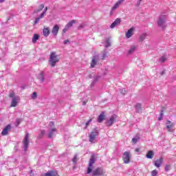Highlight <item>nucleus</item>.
Masks as SVG:
<instances>
[{
    "mask_svg": "<svg viewBox=\"0 0 176 176\" xmlns=\"http://www.w3.org/2000/svg\"><path fill=\"white\" fill-rule=\"evenodd\" d=\"M67 43H69V40H65V41H63V44H64V45H67Z\"/></svg>",
    "mask_w": 176,
    "mask_h": 176,
    "instance_id": "45",
    "label": "nucleus"
},
{
    "mask_svg": "<svg viewBox=\"0 0 176 176\" xmlns=\"http://www.w3.org/2000/svg\"><path fill=\"white\" fill-rule=\"evenodd\" d=\"M97 80H98V78L97 77H96V78L94 79L93 82L91 83V87H93V86H94V84L96 83V82Z\"/></svg>",
    "mask_w": 176,
    "mask_h": 176,
    "instance_id": "35",
    "label": "nucleus"
},
{
    "mask_svg": "<svg viewBox=\"0 0 176 176\" xmlns=\"http://www.w3.org/2000/svg\"><path fill=\"white\" fill-rule=\"evenodd\" d=\"M137 50V45H131L128 51V54H133Z\"/></svg>",
    "mask_w": 176,
    "mask_h": 176,
    "instance_id": "21",
    "label": "nucleus"
},
{
    "mask_svg": "<svg viewBox=\"0 0 176 176\" xmlns=\"http://www.w3.org/2000/svg\"><path fill=\"white\" fill-rule=\"evenodd\" d=\"M11 127L10 124L7 125L1 132L2 135H6L8 134V131L10 130Z\"/></svg>",
    "mask_w": 176,
    "mask_h": 176,
    "instance_id": "19",
    "label": "nucleus"
},
{
    "mask_svg": "<svg viewBox=\"0 0 176 176\" xmlns=\"http://www.w3.org/2000/svg\"><path fill=\"white\" fill-rule=\"evenodd\" d=\"M60 61V56L56 54V52H51L50 56V65L51 67H56V64Z\"/></svg>",
    "mask_w": 176,
    "mask_h": 176,
    "instance_id": "2",
    "label": "nucleus"
},
{
    "mask_svg": "<svg viewBox=\"0 0 176 176\" xmlns=\"http://www.w3.org/2000/svg\"><path fill=\"white\" fill-rule=\"evenodd\" d=\"M139 140H140V138L138 136H136L132 139V142L133 144H137V142H138Z\"/></svg>",
    "mask_w": 176,
    "mask_h": 176,
    "instance_id": "31",
    "label": "nucleus"
},
{
    "mask_svg": "<svg viewBox=\"0 0 176 176\" xmlns=\"http://www.w3.org/2000/svg\"><path fill=\"white\" fill-rule=\"evenodd\" d=\"M111 46V42L109 41V39H107L104 44V47H109Z\"/></svg>",
    "mask_w": 176,
    "mask_h": 176,
    "instance_id": "32",
    "label": "nucleus"
},
{
    "mask_svg": "<svg viewBox=\"0 0 176 176\" xmlns=\"http://www.w3.org/2000/svg\"><path fill=\"white\" fill-rule=\"evenodd\" d=\"M47 12V7H46L44 9L43 12L41 14L39 17L36 18V19L34 21V24H38V23H39V20H41V19H43L45 17V16H46Z\"/></svg>",
    "mask_w": 176,
    "mask_h": 176,
    "instance_id": "12",
    "label": "nucleus"
},
{
    "mask_svg": "<svg viewBox=\"0 0 176 176\" xmlns=\"http://www.w3.org/2000/svg\"><path fill=\"white\" fill-rule=\"evenodd\" d=\"M107 57V51H103L102 53V56H100L101 60H104Z\"/></svg>",
    "mask_w": 176,
    "mask_h": 176,
    "instance_id": "34",
    "label": "nucleus"
},
{
    "mask_svg": "<svg viewBox=\"0 0 176 176\" xmlns=\"http://www.w3.org/2000/svg\"><path fill=\"white\" fill-rule=\"evenodd\" d=\"M160 116H162L163 117V112L160 113Z\"/></svg>",
    "mask_w": 176,
    "mask_h": 176,
    "instance_id": "52",
    "label": "nucleus"
},
{
    "mask_svg": "<svg viewBox=\"0 0 176 176\" xmlns=\"http://www.w3.org/2000/svg\"><path fill=\"white\" fill-rule=\"evenodd\" d=\"M76 23V20H72L65 27L69 30V28H71V27H72V25H74V24H75Z\"/></svg>",
    "mask_w": 176,
    "mask_h": 176,
    "instance_id": "24",
    "label": "nucleus"
},
{
    "mask_svg": "<svg viewBox=\"0 0 176 176\" xmlns=\"http://www.w3.org/2000/svg\"><path fill=\"white\" fill-rule=\"evenodd\" d=\"M56 175H57V172L54 170H49L48 172L43 175V176H56Z\"/></svg>",
    "mask_w": 176,
    "mask_h": 176,
    "instance_id": "20",
    "label": "nucleus"
},
{
    "mask_svg": "<svg viewBox=\"0 0 176 176\" xmlns=\"http://www.w3.org/2000/svg\"><path fill=\"white\" fill-rule=\"evenodd\" d=\"M105 170L102 168H97L92 172V176L104 175Z\"/></svg>",
    "mask_w": 176,
    "mask_h": 176,
    "instance_id": "7",
    "label": "nucleus"
},
{
    "mask_svg": "<svg viewBox=\"0 0 176 176\" xmlns=\"http://www.w3.org/2000/svg\"><path fill=\"white\" fill-rule=\"evenodd\" d=\"M123 160H124V163H125V164H128V163H130V152L125 151L124 153Z\"/></svg>",
    "mask_w": 176,
    "mask_h": 176,
    "instance_id": "11",
    "label": "nucleus"
},
{
    "mask_svg": "<svg viewBox=\"0 0 176 176\" xmlns=\"http://www.w3.org/2000/svg\"><path fill=\"white\" fill-rule=\"evenodd\" d=\"M44 8H45V4H41V5L40 6L39 9H37V10H36V13H39V12H41V10H43Z\"/></svg>",
    "mask_w": 176,
    "mask_h": 176,
    "instance_id": "30",
    "label": "nucleus"
},
{
    "mask_svg": "<svg viewBox=\"0 0 176 176\" xmlns=\"http://www.w3.org/2000/svg\"><path fill=\"white\" fill-rule=\"evenodd\" d=\"M163 117L162 116H160V118H158V120H162Z\"/></svg>",
    "mask_w": 176,
    "mask_h": 176,
    "instance_id": "48",
    "label": "nucleus"
},
{
    "mask_svg": "<svg viewBox=\"0 0 176 176\" xmlns=\"http://www.w3.org/2000/svg\"><path fill=\"white\" fill-rule=\"evenodd\" d=\"M99 134L100 133L98 132V130L96 129H94L89 135V142H91L92 144L96 143L97 137H98Z\"/></svg>",
    "mask_w": 176,
    "mask_h": 176,
    "instance_id": "4",
    "label": "nucleus"
},
{
    "mask_svg": "<svg viewBox=\"0 0 176 176\" xmlns=\"http://www.w3.org/2000/svg\"><path fill=\"white\" fill-rule=\"evenodd\" d=\"M43 34L44 36H45V38H47V36L50 35V30L49 29V28H44L43 30Z\"/></svg>",
    "mask_w": 176,
    "mask_h": 176,
    "instance_id": "18",
    "label": "nucleus"
},
{
    "mask_svg": "<svg viewBox=\"0 0 176 176\" xmlns=\"http://www.w3.org/2000/svg\"><path fill=\"white\" fill-rule=\"evenodd\" d=\"M104 113H101L98 118V122L99 123H101L102 122V120H104Z\"/></svg>",
    "mask_w": 176,
    "mask_h": 176,
    "instance_id": "27",
    "label": "nucleus"
},
{
    "mask_svg": "<svg viewBox=\"0 0 176 176\" xmlns=\"http://www.w3.org/2000/svg\"><path fill=\"white\" fill-rule=\"evenodd\" d=\"M39 39V35L38 34H34L33 38H32V43H36V41Z\"/></svg>",
    "mask_w": 176,
    "mask_h": 176,
    "instance_id": "28",
    "label": "nucleus"
},
{
    "mask_svg": "<svg viewBox=\"0 0 176 176\" xmlns=\"http://www.w3.org/2000/svg\"><path fill=\"white\" fill-rule=\"evenodd\" d=\"M38 78L41 82H44L45 80V73L43 72H41L40 74L38 76Z\"/></svg>",
    "mask_w": 176,
    "mask_h": 176,
    "instance_id": "23",
    "label": "nucleus"
},
{
    "mask_svg": "<svg viewBox=\"0 0 176 176\" xmlns=\"http://www.w3.org/2000/svg\"><path fill=\"white\" fill-rule=\"evenodd\" d=\"M135 152H137V153H138V152H140V148H135Z\"/></svg>",
    "mask_w": 176,
    "mask_h": 176,
    "instance_id": "49",
    "label": "nucleus"
},
{
    "mask_svg": "<svg viewBox=\"0 0 176 176\" xmlns=\"http://www.w3.org/2000/svg\"><path fill=\"white\" fill-rule=\"evenodd\" d=\"M175 124H174V122H172L170 120H167L166 123V127L168 131H170V133H173V127H174Z\"/></svg>",
    "mask_w": 176,
    "mask_h": 176,
    "instance_id": "13",
    "label": "nucleus"
},
{
    "mask_svg": "<svg viewBox=\"0 0 176 176\" xmlns=\"http://www.w3.org/2000/svg\"><path fill=\"white\" fill-rule=\"evenodd\" d=\"M5 0H0V2L2 3V2H4Z\"/></svg>",
    "mask_w": 176,
    "mask_h": 176,
    "instance_id": "53",
    "label": "nucleus"
},
{
    "mask_svg": "<svg viewBox=\"0 0 176 176\" xmlns=\"http://www.w3.org/2000/svg\"><path fill=\"white\" fill-rule=\"evenodd\" d=\"M56 129H52L50 131V133H49V138H52L53 137H54L55 134H56Z\"/></svg>",
    "mask_w": 176,
    "mask_h": 176,
    "instance_id": "26",
    "label": "nucleus"
},
{
    "mask_svg": "<svg viewBox=\"0 0 176 176\" xmlns=\"http://www.w3.org/2000/svg\"><path fill=\"white\" fill-rule=\"evenodd\" d=\"M166 56H162V57L160 58V63H164V61H166Z\"/></svg>",
    "mask_w": 176,
    "mask_h": 176,
    "instance_id": "37",
    "label": "nucleus"
},
{
    "mask_svg": "<svg viewBox=\"0 0 176 176\" xmlns=\"http://www.w3.org/2000/svg\"><path fill=\"white\" fill-rule=\"evenodd\" d=\"M135 109L138 113H141V104L138 103L135 106Z\"/></svg>",
    "mask_w": 176,
    "mask_h": 176,
    "instance_id": "29",
    "label": "nucleus"
},
{
    "mask_svg": "<svg viewBox=\"0 0 176 176\" xmlns=\"http://www.w3.org/2000/svg\"><path fill=\"white\" fill-rule=\"evenodd\" d=\"M45 135V130H42L41 131V135Z\"/></svg>",
    "mask_w": 176,
    "mask_h": 176,
    "instance_id": "47",
    "label": "nucleus"
},
{
    "mask_svg": "<svg viewBox=\"0 0 176 176\" xmlns=\"http://www.w3.org/2000/svg\"><path fill=\"white\" fill-rule=\"evenodd\" d=\"M171 170V165L167 164L165 166V171L167 173L168 171H170Z\"/></svg>",
    "mask_w": 176,
    "mask_h": 176,
    "instance_id": "33",
    "label": "nucleus"
},
{
    "mask_svg": "<svg viewBox=\"0 0 176 176\" xmlns=\"http://www.w3.org/2000/svg\"><path fill=\"white\" fill-rule=\"evenodd\" d=\"M59 30L60 27H58V25H55L52 30V34H53L54 36H57V34H58Z\"/></svg>",
    "mask_w": 176,
    "mask_h": 176,
    "instance_id": "16",
    "label": "nucleus"
},
{
    "mask_svg": "<svg viewBox=\"0 0 176 176\" xmlns=\"http://www.w3.org/2000/svg\"><path fill=\"white\" fill-rule=\"evenodd\" d=\"M49 126H50V127H53V126H54V122H50Z\"/></svg>",
    "mask_w": 176,
    "mask_h": 176,
    "instance_id": "46",
    "label": "nucleus"
},
{
    "mask_svg": "<svg viewBox=\"0 0 176 176\" xmlns=\"http://www.w3.org/2000/svg\"><path fill=\"white\" fill-rule=\"evenodd\" d=\"M98 62V56H94L91 63V68H94Z\"/></svg>",
    "mask_w": 176,
    "mask_h": 176,
    "instance_id": "14",
    "label": "nucleus"
},
{
    "mask_svg": "<svg viewBox=\"0 0 176 176\" xmlns=\"http://www.w3.org/2000/svg\"><path fill=\"white\" fill-rule=\"evenodd\" d=\"M168 19V16L166 14H161L158 16V19L157 21V25L161 30H166L167 28V20Z\"/></svg>",
    "mask_w": 176,
    "mask_h": 176,
    "instance_id": "1",
    "label": "nucleus"
},
{
    "mask_svg": "<svg viewBox=\"0 0 176 176\" xmlns=\"http://www.w3.org/2000/svg\"><path fill=\"white\" fill-rule=\"evenodd\" d=\"M23 144L24 151H27V149L28 148V145H30V134L29 133H26L23 139Z\"/></svg>",
    "mask_w": 176,
    "mask_h": 176,
    "instance_id": "6",
    "label": "nucleus"
},
{
    "mask_svg": "<svg viewBox=\"0 0 176 176\" xmlns=\"http://www.w3.org/2000/svg\"><path fill=\"white\" fill-rule=\"evenodd\" d=\"M36 97H37V94H36V92H34L32 95V98L33 100H36Z\"/></svg>",
    "mask_w": 176,
    "mask_h": 176,
    "instance_id": "38",
    "label": "nucleus"
},
{
    "mask_svg": "<svg viewBox=\"0 0 176 176\" xmlns=\"http://www.w3.org/2000/svg\"><path fill=\"white\" fill-rule=\"evenodd\" d=\"M151 175H152V176H156V175H157V170H153L151 172Z\"/></svg>",
    "mask_w": 176,
    "mask_h": 176,
    "instance_id": "41",
    "label": "nucleus"
},
{
    "mask_svg": "<svg viewBox=\"0 0 176 176\" xmlns=\"http://www.w3.org/2000/svg\"><path fill=\"white\" fill-rule=\"evenodd\" d=\"M82 104H83V105H86V101H83V102H82Z\"/></svg>",
    "mask_w": 176,
    "mask_h": 176,
    "instance_id": "50",
    "label": "nucleus"
},
{
    "mask_svg": "<svg viewBox=\"0 0 176 176\" xmlns=\"http://www.w3.org/2000/svg\"><path fill=\"white\" fill-rule=\"evenodd\" d=\"M10 97L12 98L10 107L13 108L17 107L19 102H20V97L19 96L14 95V93L13 92L10 94Z\"/></svg>",
    "mask_w": 176,
    "mask_h": 176,
    "instance_id": "3",
    "label": "nucleus"
},
{
    "mask_svg": "<svg viewBox=\"0 0 176 176\" xmlns=\"http://www.w3.org/2000/svg\"><path fill=\"white\" fill-rule=\"evenodd\" d=\"M124 0H118L116 1L113 6L111 7L110 14H113V12H116L119 8H120V5H122L124 3Z\"/></svg>",
    "mask_w": 176,
    "mask_h": 176,
    "instance_id": "5",
    "label": "nucleus"
},
{
    "mask_svg": "<svg viewBox=\"0 0 176 176\" xmlns=\"http://www.w3.org/2000/svg\"><path fill=\"white\" fill-rule=\"evenodd\" d=\"M91 119L89 120L87 123L85 124V129H87V126H89V124H90V123H91Z\"/></svg>",
    "mask_w": 176,
    "mask_h": 176,
    "instance_id": "40",
    "label": "nucleus"
},
{
    "mask_svg": "<svg viewBox=\"0 0 176 176\" xmlns=\"http://www.w3.org/2000/svg\"><path fill=\"white\" fill-rule=\"evenodd\" d=\"M94 163H96V160H94V156H92L89 160L87 174H90V173H91Z\"/></svg>",
    "mask_w": 176,
    "mask_h": 176,
    "instance_id": "8",
    "label": "nucleus"
},
{
    "mask_svg": "<svg viewBox=\"0 0 176 176\" xmlns=\"http://www.w3.org/2000/svg\"><path fill=\"white\" fill-rule=\"evenodd\" d=\"M147 36H148V34L146 33L142 34L139 37V41L144 42L145 39H146Z\"/></svg>",
    "mask_w": 176,
    "mask_h": 176,
    "instance_id": "22",
    "label": "nucleus"
},
{
    "mask_svg": "<svg viewBox=\"0 0 176 176\" xmlns=\"http://www.w3.org/2000/svg\"><path fill=\"white\" fill-rule=\"evenodd\" d=\"M86 27V23H82L81 25H80V26L78 27V30H82V28H85Z\"/></svg>",
    "mask_w": 176,
    "mask_h": 176,
    "instance_id": "39",
    "label": "nucleus"
},
{
    "mask_svg": "<svg viewBox=\"0 0 176 176\" xmlns=\"http://www.w3.org/2000/svg\"><path fill=\"white\" fill-rule=\"evenodd\" d=\"M68 28H67L65 26L64 28V29L63 30V34H65V32H67V31H68Z\"/></svg>",
    "mask_w": 176,
    "mask_h": 176,
    "instance_id": "44",
    "label": "nucleus"
},
{
    "mask_svg": "<svg viewBox=\"0 0 176 176\" xmlns=\"http://www.w3.org/2000/svg\"><path fill=\"white\" fill-rule=\"evenodd\" d=\"M120 93L121 94H126V89L122 88V89H120Z\"/></svg>",
    "mask_w": 176,
    "mask_h": 176,
    "instance_id": "43",
    "label": "nucleus"
},
{
    "mask_svg": "<svg viewBox=\"0 0 176 176\" xmlns=\"http://www.w3.org/2000/svg\"><path fill=\"white\" fill-rule=\"evenodd\" d=\"M23 120H21V118H17L16 120V126H19V124H20V123H21Z\"/></svg>",
    "mask_w": 176,
    "mask_h": 176,
    "instance_id": "36",
    "label": "nucleus"
},
{
    "mask_svg": "<svg viewBox=\"0 0 176 176\" xmlns=\"http://www.w3.org/2000/svg\"><path fill=\"white\" fill-rule=\"evenodd\" d=\"M118 118V116L113 114L112 115L109 120H107L106 124L107 126H112L115 122H116V119Z\"/></svg>",
    "mask_w": 176,
    "mask_h": 176,
    "instance_id": "9",
    "label": "nucleus"
},
{
    "mask_svg": "<svg viewBox=\"0 0 176 176\" xmlns=\"http://www.w3.org/2000/svg\"><path fill=\"white\" fill-rule=\"evenodd\" d=\"M120 18H117L114 22H113L111 23V25H110V28H115L116 26L120 25Z\"/></svg>",
    "mask_w": 176,
    "mask_h": 176,
    "instance_id": "15",
    "label": "nucleus"
},
{
    "mask_svg": "<svg viewBox=\"0 0 176 176\" xmlns=\"http://www.w3.org/2000/svg\"><path fill=\"white\" fill-rule=\"evenodd\" d=\"M134 32H135V28L132 27L128 30V31L125 33V36L126 39H130L133 35H134Z\"/></svg>",
    "mask_w": 176,
    "mask_h": 176,
    "instance_id": "10",
    "label": "nucleus"
},
{
    "mask_svg": "<svg viewBox=\"0 0 176 176\" xmlns=\"http://www.w3.org/2000/svg\"><path fill=\"white\" fill-rule=\"evenodd\" d=\"M77 161H78V155H74L73 158V162L76 163Z\"/></svg>",
    "mask_w": 176,
    "mask_h": 176,
    "instance_id": "42",
    "label": "nucleus"
},
{
    "mask_svg": "<svg viewBox=\"0 0 176 176\" xmlns=\"http://www.w3.org/2000/svg\"><path fill=\"white\" fill-rule=\"evenodd\" d=\"M141 1H142V0H139V1H138V5H140V3H141Z\"/></svg>",
    "mask_w": 176,
    "mask_h": 176,
    "instance_id": "51",
    "label": "nucleus"
},
{
    "mask_svg": "<svg viewBox=\"0 0 176 176\" xmlns=\"http://www.w3.org/2000/svg\"><path fill=\"white\" fill-rule=\"evenodd\" d=\"M153 151H148V153H146V157L147 158V159H153Z\"/></svg>",
    "mask_w": 176,
    "mask_h": 176,
    "instance_id": "25",
    "label": "nucleus"
},
{
    "mask_svg": "<svg viewBox=\"0 0 176 176\" xmlns=\"http://www.w3.org/2000/svg\"><path fill=\"white\" fill-rule=\"evenodd\" d=\"M162 164H163V157H161L157 160L154 163V165L155 166V167H157V168L160 167Z\"/></svg>",
    "mask_w": 176,
    "mask_h": 176,
    "instance_id": "17",
    "label": "nucleus"
}]
</instances>
